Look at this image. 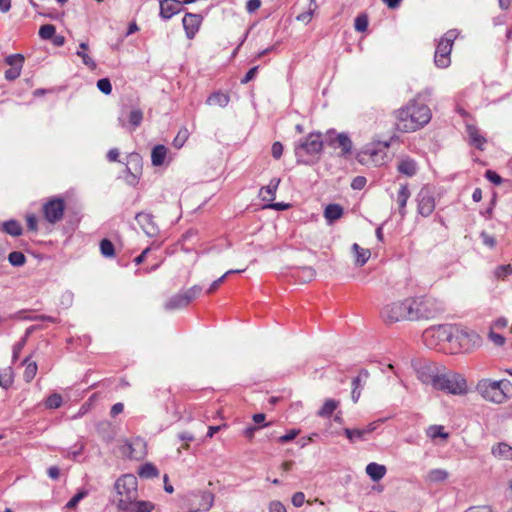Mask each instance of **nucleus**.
I'll list each match as a JSON object with an SVG mask.
<instances>
[{
	"instance_id": "f257e3e1",
	"label": "nucleus",
	"mask_w": 512,
	"mask_h": 512,
	"mask_svg": "<svg viewBox=\"0 0 512 512\" xmlns=\"http://www.w3.org/2000/svg\"><path fill=\"white\" fill-rule=\"evenodd\" d=\"M394 116L397 129L408 133L414 132L428 124L431 119V110L427 105L413 99L404 107L396 110Z\"/></svg>"
},
{
	"instance_id": "f03ea898",
	"label": "nucleus",
	"mask_w": 512,
	"mask_h": 512,
	"mask_svg": "<svg viewBox=\"0 0 512 512\" xmlns=\"http://www.w3.org/2000/svg\"><path fill=\"white\" fill-rule=\"evenodd\" d=\"M476 391L486 401L502 404L507 401L512 391V384L509 380L481 379L476 385Z\"/></svg>"
},
{
	"instance_id": "7ed1b4c3",
	"label": "nucleus",
	"mask_w": 512,
	"mask_h": 512,
	"mask_svg": "<svg viewBox=\"0 0 512 512\" xmlns=\"http://www.w3.org/2000/svg\"><path fill=\"white\" fill-rule=\"evenodd\" d=\"M323 148V142L321 139V133H310L303 140H300L295 145V156L297 163L299 164H310L312 157H317Z\"/></svg>"
},
{
	"instance_id": "20e7f679",
	"label": "nucleus",
	"mask_w": 512,
	"mask_h": 512,
	"mask_svg": "<svg viewBox=\"0 0 512 512\" xmlns=\"http://www.w3.org/2000/svg\"><path fill=\"white\" fill-rule=\"evenodd\" d=\"M413 299H405L389 303L380 311V317L386 324L400 321H412Z\"/></svg>"
},
{
	"instance_id": "39448f33",
	"label": "nucleus",
	"mask_w": 512,
	"mask_h": 512,
	"mask_svg": "<svg viewBox=\"0 0 512 512\" xmlns=\"http://www.w3.org/2000/svg\"><path fill=\"white\" fill-rule=\"evenodd\" d=\"M433 388L453 395H462L467 392L464 377L453 371H446L445 368H442Z\"/></svg>"
},
{
	"instance_id": "423d86ee",
	"label": "nucleus",
	"mask_w": 512,
	"mask_h": 512,
	"mask_svg": "<svg viewBox=\"0 0 512 512\" xmlns=\"http://www.w3.org/2000/svg\"><path fill=\"white\" fill-rule=\"evenodd\" d=\"M457 36V31L453 29L447 31L439 40L434 55V62L438 68H447L450 65V54L454 40L457 38Z\"/></svg>"
},
{
	"instance_id": "0eeeda50",
	"label": "nucleus",
	"mask_w": 512,
	"mask_h": 512,
	"mask_svg": "<svg viewBox=\"0 0 512 512\" xmlns=\"http://www.w3.org/2000/svg\"><path fill=\"white\" fill-rule=\"evenodd\" d=\"M455 327L451 325H438L426 329L423 333V341L426 346L436 348L442 342L454 341Z\"/></svg>"
},
{
	"instance_id": "6e6552de",
	"label": "nucleus",
	"mask_w": 512,
	"mask_h": 512,
	"mask_svg": "<svg viewBox=\"0 0 512 512\" xmlns=\"http://www.w3.org/2000/svg\"><path fill=\"white\" fill-rule=\"evenodd\" d=\"M110 501L121 512L128 511V476L121 475L115 482Z\"/></svg>"
},
{
	"instance_id": "1a4fd4ad",
	"label": "nucleus",
	"mask_w": 512,
	"mask_h": 512,
	"mask_svg": "<svg viewBox=\"0 0 512 512\" xmlns=\"http://www.w3.org/2000/svg\"><path fill=\"white\" fill-rule=\"evenodd\" d=\"M441 311L442 308L437 306L433 299H413L412 321L434 318Z\"/></svg>"
},
{
	"instance_id": "9d476101",
	"label": "nucleus",
	"mask_w": 512,
	"mask_h": 512,
	"mask_svg": "<svg viewBox=\"0 0 512 512\" xmlns=\"http://www.w3.org/2000/svg\"><path fill=\"white\" fill-rule=\"evenodd\" d=\"M442 368L430 361H423L415 368L417 378L425 385L434 387Z\"/></svg>"
},
{
	"instance_id": "9b49d317",
	"label": "nucleus",
	"mask_w": 512,
	"mask_h": 512,
	"mask_svg": "<svg viewBox=\"0 0 512 512\" xmlns=\"http://www.w3.org/2000/svg\"><path fill=\"white\" fill-rule=\"evenodd\" d=\"M454 341L458 342L461 349L468 352L480 345L481 338L475 331L455 328Z\"/></svg>"
},
{
	"instance_id": "f8f14e48",
	"label": "nucleus",
	"mask_w": 512,
	"mask_h": 512,
	"mask_svg": "<svg viewBox=\"0 0 512 512\" xmlns=\"http://www.w3.org/2000/svg\"><path fill=\"white\" fill-rule=\"evenodd\" d=\"M213 501L214 496L210 492L202 491L192 494L188 499L189 512H206L212 507Z\"/></svg>"
},
{
	"instance_id": "ddd939ff",
	"label": "nucleus",
	"mask_w": 512,
	"mask_h": 512,
	"mask_svg": "<svg viewBox=\"0 0 512 512\" xmlns=\"http://www.w3.org/2000/svg\"><path fill=\"white\" fill-rule=\"evenodd\" d=\"M64 209V201L60 198H53L44 204L43 214L49 223L55 224L63 218Z\"/></svg>"
},
{
	"instance_id": "4468645a",
	"label": "nucleus",
	"mask_w": 512,
	"mask_h": 512,
	"mask_svg": "<svg viewBox=\"0 0 512 512\" xmlns=\"http://www.w3.org/2000/svg\"><path fill=\"white\" fill-rule=\"evenodd\" d=\"M418 213L423 217L430 216L435 209V199L431 190L427 187L421 188L417 195Z\"/></svg>"
},
{
	"instance_id": "2eb2a0df",
	"label": "nucleus",
	"mask_w": 512,
	"mask_h": 512,
	"mask_svg": "<svg viewBox=\"0 0 512 512\" xmlns=\"http://www.w3.org/2000/svg\"><path fill=\"white\" fill-rule=\"evenodd\" d=\"M203 17L200 14L186 13L182 23L188 39H193L199 30Z\"/></svg>"
},
{
	"instance_id": "dca6fc26",
	"label": "nucleus",
	"mask_w": 512,
	"mask_h": 512,
	"mask_svg": "<svg viewBox=\"0 0 512 512\" xmlns=\"http://www.w3.org/2000/svg\"><path fill=\"white\" fill-rule=\"evenodd\" d=\"M135 220L147 236L153 237V236L157 235L158 227L154 223L153 217L151 214L138 213L135 216Z\"/></svg>"
},
{
	"instance_id": "f3484780",
	"label": "nucleus",
	"mask_w": 512,
	"mask_h": 512,
	"mask_svg": "<svg viewBox=\"0 0 512 512\" xmlns=\"http://www.w3.org/2000/svg\"><path fill=\"white\" fill-rule=\"evenodd\" d=\"M383 420L380 419L378 421L372 422L368 424L363 429H350L345 428L344 433L346 437L351 441L354 442L356 440H363L365 435L372 433L374 430H376L378 423H381Z\"/></svg>"
},
{
	"instance_id": "a211bd4d",
	"label": "nucleus",
	"mask_w": 512,
	"mask_h": 512,
	"mask_svg": "<svg viewBox=\"0 0 512 512\" xmlns=\"http://www.w3.org/2000/svg\"><path fill=\"white\" fill-rule=\"evenodd\" d=\"M182 2L177 0H161L160 1V17L164 20L172 18L181 11Z\"/></svg>"
},
{
	"instance_id": "6ab92c4d",
	"label": "nucleus",
	"mask_w": 512,
	"mask_h": 512,
	"mask_svg": "<svg viewBox=\"0 0 512 512\" xmlns=\"http://www.w3.org/2000/svg\"><path fill=\"white\" fill-rule=\"evenodd\" d=\"M330 145L341 148L342 155L350 154L352 151V141L345 133H339L334 138L330 137Z\"/></svg>"
},
{
	"instance_id": "aec40b11",
	"label": "nucleus",
	"mask_w": 512,
	"mask_h": 512,
	"mask_svg": "<svg viewBox=\"0 0 512 512\" xmlns=\"http://www.w3.org/2000/svg\"><path fill=\"white\" fill-rule=\"evenodd\" d=\"M466 132L469 137V143L477 149L483 150V146L487 140L480 134L479 129L475 125L468 124L466 125Z\"/></svg>"
},
{
	"instance_id": "412c9836",
	"label": "nucleus",
	"mask_w": 512,
	"mask_h": 512,
	"mask_svg": "<svg viewBox=\"0 0 512 512\" xmlns=\"http://www.w3.org/2000/svg\"><path fill=\"white\" fill-rule=\"evenodd\" d=\"M280 184L279 178H272L269 184L265 187H262L260 190V196L263 201L271 202L275 199L276 191Z\"/></svg>"
},
{
	"instance_id": "4be33fe9",
	"label": "nucleus",
	"mask_w": 512,
	"mask_h": 512,
	"mask_svg": "<svg viewBox=\"0 0 512 512\" xmlns=\"http://www.w3.org/2000/svg\"><path fill=\"white\" fill-rule=\"evenodd\" d=\"M409 197L410 191L408 186L406 184L401 185L397 194V203L399 206V214L401 216V219H403L406 215V205Z\"/></svg>"
},
{
	"instance_id": "5701e85b",
	"label": "nucleus",
	"mask_w": 512,
	"mask_h": 512,
	"mask_svg": "<svg viewBox=\"0 0 512 512\" xmlns=\"http://www.w3.org/2000/svg\"><path fill=\"white\" fill-rule=\"evenodd\" d=\"M366 473L373 481L381 480L386 474L384 465L372 462L366 466Z\"/></svg>"
},
{
	"instance_id": "b1692460",
	"label": "nucleus",
	"mask_w": 512,
	"mask_h": 512,
	"mask_svg": "<svg viewBox=\"0 0 512 512\" xmlns=\"http://www.w3.org/2000/svg\"><path fill=\"white\" fill-rule=\"evenodd\" d=\"M137 473L142 479H153L159 476L158 468L150 462H146L139 466Z\"/></svg>"
},
{
	"instance_id": "393cba45",
	"label": "nucleus",
	"mask_w": 512,
	"mask_h": 512,
	"mask_svg": "<svg viewBox=\"0 0 512 512\" xmlns=\"http://www.w3.org/2000/svg\"><path fill=\"white\" fill-rule=\"evenodd\" d=\"M230 102V96L223 92H214L206 100V103L210 106L226 107Z\"/></svg>"
},
{
	"instance_id": "a878e982",
	"label": "nucleus",
	"mask_w": 512,
	"mask_h": 512,
	"mask_svg": "<svg viewBox=\"0 0 512 512\" xmlns=\"http://www.w3.org/2000/svg\"><path fill=\"white\" fill-rule=\"evenodd\" d=\"M189 303L185 299L183 293H178L170 297L164 304V308L168 311L184 308Z\"/></svg>"
},
{
	"instance_id": "bb28decb",
	"label": "nucleus",
	"mask_w": 512,
	"mask_h": 512,
	"mask_svg": "<svg viewBox=\"0 0 512 512\" xmlns=\"http://www.w3.org/2000/svg\"><path fill=\"white\" fill-rule=\"evenodd\" d=\"M146 455V445L144 441L137 438L130 441V458L141 459Z\"/></svg>"
},
{
	"instance_id": "cd10ccee",
	"label": "nucleus",
	"mask_w": 512,
	"mask_h": 512,
	"mask_svg": "<svg viewBox=\"0 0 512 512\" xmlns=\"http://www.w3.org/2000/svg\"><path fill=\"white\" fill-rule=\"evenodd\" d=\"M491 453L499 459L510 460L512 459V447L507 443H499L492 447Z\"/></svg>"
},
{
	"instance_id": "c85d7f7f",
	"label": "nucleus",
	"mask_w": 512,
	"mask_h": 512,
	"mask_svg": "<svg viewBox=\"0 0 512 512\" xmlns=\"http://www.w3.org/2000/svg\"><path fill=\"white\" fill-rule=\"evenodd\" d=\"M343 215V208L338 204H329L324 210V217L332 223L338 220Z\"/></svg>"
},
{
	"instance_id": "c756f323",
	"label": "nucleus",
	"mask_w": 512,
	"mask_h": 512,
	"mask_svg": "<svg viewBox=\"0 0 512 512\" xmlns=\"http://www.w3.org/2000/svg\"><path fill=\"white\" fill-rule=\"evenodd\" d=\"M167 155V148L164 145H156L151 152V161L154 166L163 165Z\"/></svg>"
},
{
	"instance_id": "7c9ffc66",
	"label": "nucleus",
	"mask_w": 512,
	"mask_h": 512,
	"mask_svg": "<svg viewBox=\"0 0 512 512\" xmlns=\"http://www.w3.org/2000/svg\"><path fill=\"white\" fill-rule=\"evenodd\" d=\"M88 49V44L86 42H82L79 44V50H77L76 55L82 59V62L89 69H96L95 61L86 53Z\"/></svg>"
},
{
	"instance_id": "2f4dec72",
	"label": "nucleus",
	"mask_w": 512,
	"mask_h": 512,
	"mask_svg": "<svg viewBox=\"0 0 512 512\" xmlns=\"http://www.w3.org/2000/svg\"><path fill=\"white\" fill-rule=\"evenodd\" d=\"M398 171L408 177H412L416 174L417 167L415 161L411 159H404L398 164Z\"/></svg>"
},
{
	"instance_id": "473e14b6",
	"label": "nucleus",
	"mask_w": 512,
	"mask_h": 512,
	"mask_svg": "<svg viewBox=\"0 0 512 512\" xmlns=\"http://www.w3.org/2000/svg\"><path fill=\"white\" fill-rule=\"evenodd\" d=\"M352 251L356 255V265L363 266L370 258V250L360 247L357 243L352 245Z\"/></svg>"
},
{
	"instance_id": "72a5a7b5",
	"label": "nucleus",
	"mask_w": 512,
	"mask_h": 512,
	"mask_svg": "<svg viewBox=\"0 0 512 512\" xmlns=\"http://www.w3.org/2000/svg\"><path fill=\"white\" fill-rule=\"evenodd\" d=\"M155 505L150 501H130V512H152Z\"/></svg>"
},
{
	"instance_id": "f704fd0d",
	"label": "nucleus",
	"mask_w": 512,
	"mask_h": 512,
	"mask_svg": "<svg viewBox=\"0 0 512 512\" xmlns=\"http://www.w3.org/2000/svg\"><path fill=\"white\" fill-rule=\"evenodd\" d=\"M338 405H339L338 401H336L334 399H327L317 414H318V416L323 417V418L330 417L332 415V413L336 410Z\"/></svg>"
},
{
	"instance_id": "c9c22d12",
	"label": "nucleus",
	"mask_w": 512,
	"mask_h": 512,
	"mask_svg": "<svg viewBox=\"0 0 512 512\" xmlns=\"http://www.w3.org/2000/svg\"><path fill=\"white\" fill-rule=\"evenodd\" d=\"M4 232L12 236H20L22 234V227L19 222L9 220L2 224Z\"/></svg>"
},
{
	"instance_id": "e433bc0d",
	"label": "nucleus",
	"mask_w": 512,
	"mask_h": 512,
	"mask_svg": "<svg viewBox=\"0 0 512 512\" xmlns=\"http://www.w3.org/2000/svg\"><path fill=\"white\" fill-rule=\"evenodd\" d=\"M23 364L26 365V368H25V371L23 374L24 380L26 382H31L34 379V377L36 376L37 369H38L37 364H36V362H30L29 358H26L23 361Z\"/></svg>"
},
{
	"instance_id": "4c0bfd02",
	"label": "nucleus",
	"mask_w": 512,
	"mask_h": 512,
	"mask_svg": "<svg viewBox=\"0 0 512 512\" xmlns=\"http://www.w3.org/2000/svg\"><path fill=\"white\" fill-rule=\"evenodd\" d=\"M14 381V373L13 370L8 367L0 373V386L4 389H8L11 387Z\"/></svg>"
},
{
	"instance_id": "58836bf2",
	"label": "nucleus",
	"mask_w": 512,
	"mask_h": 512,
	"mask_svg": "<svg viewBox=\"0 0 512 512\" xmlns=\"http://www.w3.org/2000/svg\"><path fill=\"white\" fill-rule=\"evenodd\" d=\"M448 477L447 471L443 469H432L427 474V480L432 483H438L446 480Z\"/></svg>"
},
{
	"instance_id": "ea45409f",
	"label": "nucleus",
	"mask_w": 512,
	"mask_h": 512,
	"mask_svg": "<svg viewBox=\"0 0 512 512\" xmlns=\"http://www.w3.org/2000/svg\"><path fill=\"white\" fill-rule=\"evenodd\" d=\"M245 271V269H231V270H228L224 275H222L220 278H218L217 280H215L211 285L210 287L208 288L207 290V293L208 294H211L213 293L214 291H216L218 289V287L224 282V280L226 279V277L228 275H231V274H236V273H241Z\"/></svg>"
},
{
	"instance_id": "a19ab883",
	"label": "nucleus",
	"mask_w": 512,
	"mask_h": 512,
	"mask_svg": "<svg viewBox=\"0 0 512 512\" xmlns=\"http://www.w3.org/2000/svg\"><path fill=\"white\" fill-rule=\"evenodd\" d=\"M189 131L186 127H182L176 137L174 138L173 140V146L177 149H180L181 147H183V145L185 144V142L188 140L189 138Z\"/></svg>"
},
{
	"instance_id": "79ce46f5",
	"label": "nucleus",
	"mask_w": 512,
	"mask_h": 512,
	"mask_svg": "<svg viewBox=\"0 0 512 512\" xmlns=\"http://www.w3.org/2000/svg\"><path fill=\"white\" fill-rule=\"evenodd\" d=\"M130 163L134 164L135 173H132L130 171V185L134 184V182L137 180V173L139 170H141V158L140 155L137 153H130Z\"/></svg>"
},
{
	"instance_id": "37998d69",
	"label": "nucleus",
	"mask_w": 512,
	"mask_h": 512,
	"mask_svg": "<svg viewBox=\"0 0 512 512\" xmlns=\"http://www.w3.org/2000/svg\"><path fill=\"white\" fill-rule=\"evenodd\" d=\"M8 260L11 265L20 267L25 264L26 257L22 252L14 251L9 254Z\"/></svg>"
},
{
	"instance_id": "c03bdc74",
	"label": "nucleus",
	"mask_w": 512,
	"mask_h": 512,
	"mask_svg": "<svg viewBox=\"0 0 512 512\" xmlns=\"http://www.w3.org/2000/svg\"><path fill=\"white\" fill-rule=\"evenodd\" d=\"M62 405V397L58 393L51 394L45 401L46 408L55 409Z\"/></svg>"
},
{
	"instance_id": "a18cd8bd",
	"label": "nucleus",
	"mask_w": 512,
	"mask_h": 512,
	"mask_svg": "<svg viewBox=\"0 0 512 512\" xmlns=\"http://www.w3.org/2000/svg\"><path fill=\"white\" fill-rule=\"evenodd\" d=\"M55 32H56V29H55L54 25L45 24L40 27L39 36L44 40H48V39H51L55 35Z\"/></svg>"
},
{
	"instance_id": "49530a36",
	"label": "nucleus",
	"mask_w": 512,
	"mask_h": 512,
	"mask_svg": "<svg viewBox=\"0 0 512 512\" xmlns=\"http://www.w3.org/2000/svg\"><path fill=\"white\" fill-rule=\"evenodd\" d=\"M100 251L104 257H112L114 255V246L108 239H103L100 242Z\"/></svg>"
},
{
	"instance_id": "de8ad7c7",
	"label": "nucleus",
	"mask_w": 512,
	"mask_h": 512,
	"mask_svg": "<svg viewBox=\"0 0 512 512\" xmlns=\"http://www.w3.org/2000/svg\"><path fill=\"white\" fill-rule=\"evenodd\" d=\"M202 291V287L198 285H194L193 287L187 289L183 292V295L188 303H190L193 299L198 297Z\"/></svg>"
},
{
	"instance_id": "09e8293b",
	"label": "nucleus",
	"mask_w": 512,
	"mask_h": 512,
	"mask_svg": "<svg viewBox=\"0 0 512 512\" xmlns=\"http://www.w3.org/2000/svg\"><path fill=\"white\" fill-rule=\"evenodd\" d=\"M355 30L358 32H365L368 28V18L366 15H359L355 19Z\"/></svg>"
},
{
	"instance_id": "8fccbe9b",
	"label": "nucleus",
	"mask_w": 512,
	"mask_h": 512,
	"mask_svg": "<svg viewBox=\"0 0 512 512\" xmlns=\"http://www.w3.org/2000/svg\"><path fill=\"white\" fill-rule=\"evenodd\" d=\"M428 435L432 439H435L437 437H441V438H447L448 437V434L443 432V427L442 426H438V425L430 426L429 429H428Z\"/></svg>"
},
{
	"instance_id": "3c124183",
	"label": "nucleus",
	"mask_w": 512,
	"mask_h": 512,
	"mask_svg": "<svg viewBox=\"0 0 512 512\" xmlns=\"http://www.w3.org/2000/svg\"><path fill=\"white\" fill-rule=\"evenodd\" d=\"M512 273V266L510 264L500 265L495 270V276L499 279H504Z\"/></svg>"
},
{
	"instance_id": "603ef678",
	"label": "nucleus",
	"mask_w": 512,
	"mask_h": 512,
	"mask_svg": "<svg viewBox=\"0 0 512 512\" xmlns=\"http://www.w3.org/2000/svg\"><path fill=\"white\" fill-rule=\"evenodd\" d=\"M143 120V113L141 110H132L130 111V126L137 127L141 124Z\"/></svg>"
},
{
	"instance_id": "864d4df0",
	"label": "nucleus",
	"mask_w": 512,
	"mask_h": 512,
	"mask_svg": "<svg viewBox=\"0 0 512 512\" xmlns=\"http://www.w3.org/2000/svg\"><path fill=\"white\" fill-rule=\"evenodd\" d=\"M97 88L104 94L108 95L112 91V86L107 78H102L97 82Z\"/></svg>"
},
{
	"instance_id": "5fc2aeb1",
	"label": "nucleus",
	"mask_w": 512,
	"mask_h": 512,
	"mask_svg": "<svg viewBox=\"0 0 512 512\" xmlns=\"http://www.w3.org/2000/svg\"><path fill=\"white\" fill-rule=\"evenodd\" d=\"M87 495L86 491H80L76 495H74L66 504L68 509L75 508L77 504Z\"/></svg>"
},
{
	"instance_id": "6e6d98bb",
	"label": "nucleus",
	"mask_w": 512,
	"mask_h": 512,
	"mask_svg": "<svg viewBox=\"0 0 512 512\" xmlns=\"http://www.w3.org/2000/svg\"><path fill=\"white\" fill-rule=\"evenodd\" d=\"M24 57L21 54L10 55L7 57L6 62L12 67H22Z\"/></svg>"
},
{
	"instance_id": "4d7b16f0",
	"label": "nucleus",
	"mask_w": 512,
	"mask_h": 512,
	"mask_svg": "<svg viewBox=\"0 0 512 512\" xmlns=\"http://www.w3.org/2000/svg\"><path fill=\"white\" fill-rule=\"evenodd\" d=\"M300 275L299 277L303 280V281H310L314 278L315 276V270L312 268V267H303L300 271Z\"/></svg>"
},
{
	"instance_id": "13d9d810",
	"label": "nucleus",
	"mask_w": 512,
	"mask_h": 512,
	"mask_svg": "<svg viewBox=\"0 0 512 512\" xmlns=\"http://www.w3.org/2000/svg\"><path fill=\"white\" fill-rule=\"evenodd\" d=\"M269 512H287L284 504L279 500H273L268 506Z\"/></svg>"
},
{
	"instance_id": "bf43d9fd",
	"label": "nucleus",
	"mask_w": 512,
	"mask_h": 512,
	"mask_svg": "<svg viewBox=\"0 0 512 512\" xmlns=\"http://www.w3.org/2000/svg\"><path fill=\"white\" fill-rule=\"evenodd\" d=\"M366 182H367V180H366V178H365V177H363V176H357V177H355V178L352 180V182H351V187H352V189H354V190H361V189H363V188L365 187Z\"/></svg>"
},
{
	"instance_id": "052dcab7",
	"label": "nucleus",
	"mask_w": 512,
	"mask_h": 512,
	"mask_svg": "<svg viewBox=\"0 0 512 512\" xmlns=\"http://www.w3.org/2000/svg\"><path fill=\"white\" fill-rule=\"evenodd\" d=\"M485 177L495 185H499L502 183V178L495 171L487 170L485 172Z\"/></svg>"
},
{
	"instance_id": "680f3d73",
	"label": "nucleus",
	"mask_w": 512,
	"mask_h": 512,
	"mask_svg": "<svg viewBox=\"0 0 512 512\" xmlns=\"http://www.w3.org/2000/svg\"><path fill=\"white\" fill-rule=\"evenodd\" d=\"M489 339L497 346H502L505 343V338L498 333H495L493 330H491L488 334Z\"/></svg>"
},
{
	"instance_id": "e2e57ef3",
	"label": "nucleus",
	"mask_w": 512,
	"mask_h": 512,
	"mask_svg": "<svg viewBox=\"0 0 512 512\" xmlns=\"http://www.w3.org/2000/svg\"><path fill=\"white\" fill-rule=\"evenodd\" d=\"M292 504L295 506V507H301L304 502H305V495L303 492H296L293 494L292 496Z\"/></svg>"
},
{
	"instance_id": "0e129e2a",
	"label": "nucleus",
	"mask_w": 512,
	"mask_h": 512,
	"mask_svg": "<svg viewBox=\"0 0 512 512\" xmlns=\"http://www.w3.org/2000/svg\"><path fill=\"white\" fill-rule=\"evenodd\" d=\"M484 245L493 248L496 245V239L486 232H482L480 235Z\"/></svg>"
},
{
	"instance_id": "69168bd1",
	"label": "nucleus",
	"mask_w": 512,
	"mask_h": 512,
	"mask_svg": "<svg viewBox=\"0 0 512 512\" xmlns=\"http://www.w3.org/2000/svg\"><path fill=\"white\" fill-rule=\"evenodd\" d=\"M20 73L21 67H11L10 69L6 70L5 78L8 80H14L20 76Z\"/></svg>"
},
{
	"instance_id": "338daca9",
	"label": "nucleus",
	"mask_w": 512,
	"mask_h": 512,
	"mask_svg": "<svg viewBox=\"0 0 512 512\" xmlns=\"http://www.w3.org/2000/svg\"><path fill=\"white\" fill-rule=\"evenodd\" d=\"M271 152L275 159H280L283 153V145L280 142H274L271 148Z\"/></svg>"
},
{
	"instance_id": "774afa93",
	"label": "nucleus",
	"mask_w": 512,
	"mask_h": 512,
	"mask_svg": "<svg viewBox=\"0 0 512 512\" xmlns=\"http://www.w3.org/2000/svg\"><path fill=\"white\" fill-rule=\"evenodd\" d=\"M258 68V66H254L251 69H249L244 78L241 79V84H247L248 82L253 80L257 74Z\"/></svg>"
}]
</instances>
